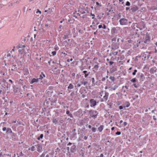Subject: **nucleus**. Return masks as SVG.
I'll return each instance as SVG.
<instances>
[{
	"instance_id": "1",
	"label": "nucleus",
	"mask_w": 157,
	"mask_h": 157,
	"mask_svg": "<svg viewBox=\"0 0 157 157\" xmlns=\"http://www.w3.org/2000/svg\"><path fill=\"white\" fill-rule=\"evenodd\" d=\"M18 47L19 49L18 50L19 53L24 56H26L28 54L30 53V49L29 47L25 45L19 44Z\"/></svg>"
},
{
	"instance_id": "2",
	"label": "nucleus",
	"mask_w": 157,
	"mask_h": 157,
	"mask_svg": "<svg viewBox=\"0 0 157 157\" xmlns=\"http://www.w3.org/2000/svg\"><path fill=\"white\" fill-rule=\"evenodd\" d=\"M89 115L90 116V118L92 117L95 119L97 117L98 113L97 111L94 110H91L89 111Z\"/></svg>"
},
{
	"instance_id": "3",
	"label": "nucleus",
	"mask_w": 157,
	"mask_h": 157,
	"mask_svg": "<svg viewBox=\"0 0 157 157\" xmlns=\"http://www.w3.org/2000/svg\"><path fill=\"white\" fill-rule=\"evenodd\" d=\"M100 96L99 97L101 98L103 97V98H108L109 97V93L105 91H101L100 93Z\"/></svg>"
},
{
	"instance_id": "4",
	"label": "nucleus",
	"mask_w": 157,
	"mask_h": 157,
	"mask_svg": "<svg viewBox=\"0 0 157 157\" xmlns=\"http://www.w3.org/2000/svg\"><path fill=\"white\" fill-rule=\"evenodd\" d=\"M120 24L121 25H125L127 22V20L125 18H121L120 20Z\"/></svg>"
},
{
	"instance_id": "5",
	"label": "nucleus",
	"mask_w": 157,
	"mask_h": 157,
	"mask_svg": "<svg viewBox=\"0 0 157 157\" xmlns=\"http://www.w3.org/2000/svg\"><path fill=\"white\" fill-rule=\"evenodd\" d=\"M102 5L101 3H99V2H96V6L94 7L95 10H98L100 9V8L101 6Z\"/></svg>"
},
{
	"instance_id": "6",
	"label": "nucleus",
	"mask_w": 157,
	"mask_h": 157,
	"mask_svg": "<svg viewBox=\"0 0 157 157\" xmlns=\"http://www.w3.org/2000/svg\"><path fill=\"white\" fill-rule=\"evenodd\" d=\"M90 106L91 107L94 106L96 104V102L93 99H91L90 100Z\"/></svg>"
},
{
	"instance_id": "7",
	"label": "nucleus",
	"mask_w": 157,
	"mask_h": 157,
	"mask_svg": "<svg viewBox=\"0 0 157 157\" xmlns=\"http://www.w3.org/2000/svg\"><path fill=\"white\" fill-rule=\"evenodd\" d=\"M38 81V78H33L32 79L30 83V84H33L34 82H37Z\"/></svg>"
},
{
	"instance_id": "8",
	"label": "nucleus",
	"mask_w": 157,
	"mask_h": 157,
	"mask_svg": "<svg viewBox=\"0 0 157 157\" xmlns=\"http://www.w3.org/2000/svg\"><path fill=\"white\" fill-rule=\"evenodd\" d=\"M138 7L137 6H135L131 8L130 10L132 12H134L138 10Z\"/></svg>"
},
{
	"instance_id": "9",
	"label": "nucleus",
	"mask_w": 157,
	"mask_h": 157,
	"mask_svg": "<svg viewBox=\"0 0 157 157\" xmlns=\"http://www.w3.org/2000/svg\"><path fill=\"white\" fill-rule=\"evenodd\" d=\"M104 128V126L103 125H100L99 127L98 128V130L100 132H101Z\"/></svg>"
},
{
	"instance_id": "10",
	"label": "nucleus",
	"mask_w": 157,
	"mask_h": 157,
	"mask_svg": "<svg viewBox=\"0 0 157 157\" xmlns=\"http://www.w3.org/2000/svg\"><path fill=\"white\" fill-rule=\"evenodd\" d=\"M82 72L84 74V77L85 78H86L90 73V72H88L86 71H84Z\"/></svg>"
},
{
	"instance_id": "11",
	"label": "nucleus",
	"mask_w": 157,
	"mask_h": 157,
	"mask_svg": "<svg viewBox=\"0 0 157 157\" xmlns=\"http://www.w3.org/2000/svg\"><path fill=\"white\" fill-rule=\"evenodd\" d=\"M150 40V38L148 36H146L145 37V39L144 41V43H147L149 42Z\"/></svg>"
},
{
	"instance_id": "12",
	"label": "nucleus",
	"mask_w": 157,
	"mask_h": 157,
	"mask_svg": "<svg viewBox=\"0 0 157 157\" xmlns=\"http://www.w3.org/2000/svg\"><path fill=\"white\" fill-rule=\"evenodd\" d=\"M45 75L43 72H41V74L40 75V78L39 79L42 80L44 77H45Z\"/></svg>"
},
{
	"instance_id": "13",
	"label": "nucleus",
	"mask_w": 157,
	"mask_h": 157,
	"mask_svg": "<svg viewBox=\"0 0 157 157\" xmlns=\"http://www.w3.org/2000/svg\"><path fill=\"white\" fill-rule=\"evenodd\" d=\"M130 105V103L128 102H125L124 104V108L126 107H128Z\"/></svg>"
},
{
	"instance_id": "14",
	"label": "nucleus",
	"mask_w": 157,
	"mask_h": 157,
	"mask_svg": "<svg viewBox=\"0 0 157 157\" xmlns=\"http://www.w3.org/2000/svg\"><path fill=\"white\" fill-rule=\"evenodd\" d=\"M98 68H99V66L98 65L96 64V65H95L94 66L93 68V71H97L98 70Z\"/></svg>"
},
{
	"instance_id": "15",
	"label": "nucleus",
	"mask_w": 157,
	"mask_h": 157,
	"mask_svg": "<svg viewBox=\"0 0 157 157\" xmlns=\"http://www.w3.org/2000/svg\"><path fill=\"white\" fill-rule=\"evenodd\" d=\"M58 120L56 118H54L52 120V122L53 123L55 124H57V123L58 122Z\"/></svg>"
},
{
	"instance_id": "16",
	"label": "nucleus",
	"mask_w": 157,
	"mask_h": 157,
	"mask_svg": "<svg viewBox=\"0 0 157 157\" xmlns=\"http://www.w3.org/2000/svg\"><path fill=\"white\" fill-rule=\"evenodd\" d=\"M74 88L73 85L71 84L70 83L69 84V86H68L67 88L68 89H72Z\"/></svg>"
},
{
	"instance_id": "17",
	"label": "nucleus",
	"mask_w": 157,
	"mask_h": 157,
	"mask_svg": "<svg viewBox=\"0 0 157 157\" xmlns=\"http://www.w3.org/2000/svg\"><path fill=\"white\" fill-rule=\"evenodd\" d=\"M24 71H25V73L24 74V75H28V74H29V71L27 69H26Z\"/></svg>"
},
{
	"instance_id": "18",
	"label": "nucleus",
	"mask_w": 157,
	"mask_h": 157,
	"mask_svg": "<svg viewBox=\"0 0 157 157\" xmlns=\"http://www.w3.org/2000/svg\"><path fill=\"white\" fill-rule=\"evenodd\" d=\"M12 132V131L11 128H8L7 129L6 133H11Z\"/></svg>"
},
{
	"instance_id": "19",
	"label": "nucleus",
	"mask_w": 157,
	"mask_h": 157,
	"mask_svg": "<svg viewBox=\"0 0 157 157\" xmlns=\"http://www.w3.org/2000/svg\"><path fill=\"white\" fill-rule=\"evenodd\" d=\"M71 64H73V66H75L77 64V62L76 61H74L71 63Z\"/></svg>"
},
{
	"instance_id": "20",
	"label": "nucleus",
	"mask_w": 157,
	"mask_h": 157,
	"mask_svg": "<svg viewBox=\"0 0 157 157\" xmlns=\"http://www.w3.org/2000/svg\"><path fill=\"white\" fill-rule=\"evenodd\" d=\"M116 29L115 28H113L112 29L111 31L113 33H115L116 32Z\"/></svg>"
},
{
	"instance_id": "21",
	"label": "nucleus",
	"mask_w": 157,
	"mask_h": 157,
	"mask_svg": "<svg viewBox=\"0 0 157 157\" xmlns=\"http://www.w3.org/2000/svg\"><path fill=\"white\" fill-rule=\"evenodd\" d=\"M43 134H41L40 135V136L37 138V140H40V139H42V138H43Z\"/></svg>"
},
{
	"instance_id": "22",
	"label": "nucleus",
	"mask_w": 157,
	"mask_h": 157,
	"mask_svg": "<svg viewBox=\"0 0 157 157\" xmlns=\"http://www.w3.org/2000/svg\"><path fill=\"white\" fill-rule=\"evenodd\" d=\"M58 95L60 96H62V95H64V92L62 93L59 92L58 93Z\"/></svg>"
},
{
	"instance_id": "23",
	"label": "nucleus",
	"mask_w": 157,
	"mask_h": 157,
	"mask_svg": "<svg viewBox=\"0 0 157 157\" xmlns=\"http://www.w3.org/2000/svg\"><path fill=\"white\" fill-rule=\"evenodd\" d=\"M96 130H97L96 128H94V127H93L92 128V131L94 132H96Z\"/></svg>"
},
{
	"instance_id": "24",
	"label": "nucleus",
	"mask_w": 157,
	"mask_h": 157,
	"mask_svg": "<svg viewBox=\"0 0 157 157\" xmlns=\"http://www.w3.org/2000/svg\"><path fill=\"white\" fill-rule=\"evenodd\" d=\"M87 82L86 81L81 82V84L82 85L83 84L84 86H85V85H86L87 84Z\"/></svg>"
},
{
	"instance_id": "25",
	"label": "nucleus",
	"mask_w": 157,
	"mask_h": 157,
	"mask_svg": "<svg viewBox=\"0 0 157 157\" xmlns=\"http://www.w3.org/2000/svg\"><path fill=\"white\" fill-rule=\"evenodd\" d=\"M131 81L132 82H136V78H133Z\"/></svg>"
},
{
	"instance_id": "26",
	"label": "nucleus",
	"mask_w": 157,
	"mask_h": 157,
	"mask_svg": "<svg viewBox=\"0 0 157 157\" xmlns=\"http://www.w3.org/2000/svg\"><path fill=\"white\" fill-rule=\"evenodd\" d=\"M90 16H92V19H93L94 18V17H95V15L94 14H92V13H91L90 14Z\"/></svg>"
},
{
	"instance_id": "27",
	"label": "nucleus",
	"mask_w": 157,
	"mask_h": 157,
	"mask_svg": "<svg viewBox=\"0 0 157 157\" xmlns=\"http://www.w3.org/2000/svg\"><path fill=\"white\" fill-rule=\"evenodd\" d=\"M30 149L32 151H34L35 150V147L34 146H32Z\"/></svg>"
},
{
	"instance_id": "28",
	"label": "nucleus",
	"mask_w": 157,
	"mask_h": 157,
	"mask_svg": "<svg viewBox=\"0 0 157 157\" xmlns=\"http://www.w3.org/2000/svg\"><path fill=\"white\" fill-rule=\"evenodd\" d=\"M52 54L53 56H55L56 54V51H53L52 52Z\"/></svg>"
},
{
	"instance_id": "29",
	"label": "nucleus",
	"mask_w": 157,
	"mask_h": 157,
	"mask_svg": "<svg viewBox=\"0 0 157 157\" xmlns=\"http://www.w3.org/2000/svg\"><path fill=\"white\" fill-rule=\"evenodd\" d=\"M130 5V3L128 1H127L126 2V5L127 6H129Z\"/></svg>"
},
{
	"instance_id": "30",
	"label": "nucleus",
	"mask_w": 157,
	"mask_h": 157,
	"mask_svg": "<svg viewBox=\"0 0 157 157\" xmlns=\"http://www.w3.org/2000/svg\"><path fill=\"white\" fill-rule=\"evenodd\" d=\"M127 123L126 122H124L123 124V126H125L127 125Z\"/></svg>"
},
{
	"instance_id": "31",
	"label": "nucleus",
	"mask_w": 157,
	"mask_h": 157,
	"mask_svg": "<svg viewBox=\"0 0 157 157\" xmlns=\"http://www.w3.org/2000/svg\"><path fill=\"white\" fill-rule=\"evenodd\" d=\"M92 79V83H94L95 82V79L94 78H91Z\"/></svg>"
},
{
	"instance_id": "32",
	"label": "nucleus",
	"mask_w": 157,
	"mask_h": 157,
	"mask_svg": "<svg viewBox=\"0 0 157 157\" xmlns=\"http://www.w3.org/2000/svg\"><path fill=\"white\" fill-rule=\"evenodd\" d=\"M72 60H73V59L71 58V59H67V62H69L70 61H72Z\"/></svg>"
},
{
	"instance_id": "33",
	"label": "nucleus",
	"mask_w": 157,
	"mask_h": 157,
	"mask_svg": "<svg viewBox=\"0 0 157 157\" xmlns=\"http://www.w3.org/2000/svg\"><path fill=\"white\" fill-rule=\"evenodd\" d=\"M55 49L56 50H58L59 49V48L57 46H56L55 47Z\"/></svg>"
},
{
	"instance_id": "34",
	"label": "nucleus",
	"mask_w": 157,
	"mask_h": 157,
	"mask_svg": "<svg viewBox=\"0 0 157 157\" xmlns=\"http://www.w3.org/2000/svg\"><path fill=\"white\" fill-rule=\"evenodd\" d=\"M121 134V132H117L116 133V134L117 135H120Z\"/></svg>"
},
{
	"instance_id": "35",
	"label": "nucleus",
	"mask_w": 157,
	"mask_h": 157,
	"mask_svg": "<svg viewBox=\"0 0 157 157\" xmlns=\"http://www.w3.org/2000/svg\"><path fill=\"white\" fill-rule=\"evenodd\" d=\"M102 28L104 29H106V26L105 24H103V26H102Z\"/></svg>"
},
{
	"instance_id": "36",
	"label": "nucleus",
	"mask_w": 157,
	"mask_h": 157,
	"mask_svg": "<svg viewBox=\"0 0 157 157\" xmlns=\"http://www.w3.org/2000/svg\"><path fill=\"white\" fill-rule=\"evenodd\" d=\"M109 63L110 65H112L114 63V62L113 61H110L109 62Z\"/></svg>"
},
{
	"instance_id": "37",
	"label": "nucleus",
	"mask_w": 157,
	"mask_h": 157,
	"mask_svg": "<svg viewBox=\"0 0 157 157\" xmlns=\"http://www.w3.org/2000/svg\"><path fill=\"white\" fill-rule=\"evenodd\" d=\"M124 108V106H120L119 107V108L120 109H122Z\"/></svg>"
},
{
	"instance_id": "38",
	"label": "nucleus",
	"mask_w": 157,
	"mask_h": 157,
	"mask_svg": "<svg viewBox=\"0 0 157 157\" xmlns=\"http://www.w3.org/2000/svg\"><path fill=\"white\" fill-rule=\"evenodd\" d=\"M118 52H114V53H113V54L115 55H117L118 54Z\"/></svg>"
},
{
	"instance_id": "39",
	"label": "nucleus",
	"mask_w": 157,
	"mask_h": 157,
	"mask_svg": "<svg viewBox=\"0 0 157 157\" xmlns=\"http://www.w3.org/2000/svg\"><path fill=\"white\" fill-rule=\"evenodd\" d=\"M38 12L40 14L41 13V11L39 10V9H37V11L36 12V13H37Z\"/></svg>"
},
{
	"instance_id": "40",
	"label": "nucleus",
	"mask_w": 157,
	"mask_h": 157,
	"mask_svg": "<svg viewBox=\"0 0 157 157\" xmlns=\"http://www.w3.org/2000/svg\"><path fill=\"white\" fill-rule=\"evenodd\" d=\"M98 27L99 29L102 28V26L101 25H98Z\"/></svg>"
},
{
	"instance_id": "41",
	"label": "nucleus",
	"mask_w": 157,
	"mask_h": 157,
	"mask_svg": "<svg viewBox=\"0 0 157 157\" xmlns=\"http://www.w3.org/2000/svg\"><path fill=\"white\" fill-rule=\"evenodd\" d=\"M61 53H62V54H63L64 55V56H67V53H65V52H61Z\"/></svg>"
},
{
	"instance_id": "42",
	"label": "nucleus",
	"mask_w": 157,
	"mask_h": 157,
	"mask_svg": "<svg viewBox=\"0 0 157 157\" xmlns=\"http://www.w3.org/2000/svg\"><path fill=\"white\" fill-rule=\"evenodd\" d=\"M6 127H3V128H2V130L3 131H5L6 130Z\"/></svg>"
},
{
	"instance_id": "43",
	"label": "nucleus",
	"mask_w": 157,
	"mask_h": 157,
	"mask_svg": "<svg viewBox=\"0 0 157 157\" xmlns=\"http://www.w3.org/2000/svg\"><path fill=\"white\" fill-rule=\"evenodd\" d=\"M153 119L154 120H157V119H156V118L155 117V116H153Z\"/></svg>"
},
{
	"instance_id": "44",
	"label": "nucleus",
	"mask_w": 157,
	"mask_h": 157,
	"mask_svg": "<svg viewBox=\"0 0 157 157\" xmlns=\"http://www.w3.org/2000/svg\"><path fill=\"white\" fill-rule=\"evenodd\" d=\"M84 138L85 140H86L88 138V137L86 136H85Z\"/></svg>"
},
{
	"instance_id": "45",
	"label": "nucleus",
	"mask_w": 157,
	"mask_h": 157,
	"mask_svg": "<svg viewBox=\"0 0 157 157\" xmlns=\"http://www.w3.org/2000/svg\"><path fill=\"white\" fill-rule=\"evenodd\" d=\"M75 73H73L71 75L73 76H75Z\"/></svg>"
},
{
	"instance_id": "46",
	"label": "nucleus",
	"mask_w": 157,
	"mask_h": 157,
	"mask_svg": "<svg viewBox=\"0 0 157 157\" xmlns=\"http://www.w3.org/2000/svg\"><path fill=\"white\" fill-rule=\"evenodd\" d=\"M105 80V78H103L101 79V80L103 81H104Z\"/></svg>"
},
{
	"instance_id": "47",
	"label": "nucleus",
	"mask_w": 157,
	"mask_h": 157,
	"mask_svg": "<svg viewBox=\"0 0 157 157\" xmlns=\"http://www.w3.org/2000/svg\"><path fill=\"white\" fill-rule=\"evenodd\" d=\"M15 48V47L14 46L13 47V48L12 49V51H13V52H14V51H15V50H14Z\"/></svg>"
},
{
	"instance_id": "48",
	"label": "nucleus",
	"mask_w": 157,
	"mask_h": 157,
	"mask_svg": "<svg viewBox=\"0 0 157 157\" xmlns=\"http://www.w3.org/2000/svg\"><path fill=\"white\" fill-rule=\"evenodd\" d=\"M81 85L80 84H77V86L78 87H79L80 86H81Z\"/></svg>"
},
{
	"instance_id": "49",
	"label": "nucleus",
	"mask_w": 157,
	"mask_h": 157,
	"mask_svg": "<svg viewBox=\"0 0 157 157\" xmlns=\"http://www.w3.org/2000/svg\"><path fill=\"white\" fill-rule=\"evenodd\" d=\"M103 156H103V154H101V155H100V157H103Z\"/></svg>"
},
{
	"instance_id": "50",
	"label": "nucleus",
	"mask_w": 157,
	"mask_h": 157,
	"mask_svg": "<svg viewBox=\"0 0 157 157\" xmlns=\"http://www.w3.org/2000/svg\"><path fill=\"white\" fill-rule=\"evenodd\" d=\"M69 113H70V112H69V111H66V113H67V114H69Z\"/></svg>"
},
{
	"instance_id": "51",
	"label": "nucleus",
	"mask_w": 157,
	"mask_h": 157,
	"mask_svg": "<svg viewBox=\"0 0 157 157\" xmlns=\"http://www.w3.org/2000/svg\"><path fill=\"white\" fill-rule=\"evenodd\" d=\"M22 81H23V80H22V79H20L19 80V83L21 82H21H22Z\"/></svg>"
},
{
	"instance_id": "52",
	"label": "nucleus",
	"mask_w": 157,
	"mask_h": 157,
	"mask_svg": "<svg viewBox=\"0 0 157 157\" xmlns=\"http://www.w3.org/2000/svg\"><path fill=\"white\" fill-rule=\"evenodd\" d=\"M9 82H11V83H13V82L11 80V79H9Z\"/></svg>"
},
{
	"instance_id": "53",
	"label": "nucleus",
	"mask_w": 157,
	"mask_h": 157,
	"mask_svg": "<svg viewBox=\"0 0 157 157\" xmlns=\"http://www.w3.org/2000/svg\"><path fill=\"white\" fill-rule=\"evenodd\" d=\"M64 20V18H63V20H62V21H60V23H62L63 22V21Z\"/></svg>"
},
{
	"instance_id": "54",
	"label": "nucleus",
	"mask_w": 157,
	"mask_h": 157,
	"mask_svg": "<svg viewBox=\"0 0 157 157\" xmlns=\"http://www.w3.org/2000/svg\"><path fill=\"white\" fill-rule=\"evenodd\" d=\"M123 0H119V1L120 2H122V4H123L124 3V2H123Z\"/></svg>"
},
{
	"instance_id": "55",
	"label": "nucleus",
	"mask_w": 157,
	"mask_h": 157,
	"mask_svg": "<svg viewBox=\"0 0 157 157\" xmlns=\"http://www.w3.org/2000/svg\"><path fill=\"white\" fill-rule=\"evenodd\" d=\"M17 124L19 125L21 124V123L20 122H17Z\"/></svg>"
},
{
	"instance_id": "56",
	"label": "nucleus",
	"mask_w": 157,
	"mask_h": 157,
	"mask_svg": "<svg viewBox=\"0 0 157 157\" xmlns=\"http://www.w3.org/2000/svg\"><path fill=\"white\" fill-rule=\"evenodd\" d=\"M129 8H129V7H126V10H129Z\"/></svg>"
},
{
	"instance_id": "57",
	"label": "nucleus",
	"mask_w": 157,
	"mask_h": 157,
	"mask_svg": "<svg viewBox=\"0 0 157 157\" xmlns=\"http://www.w3.org/2000/svg\"><path fill=\"white\" fill-rule=\"evenodd\" d=\"M134 85L135 87L136 88H137V86H136V84H134Z\"/></svg>"
},
{
	"instance_id": "58",
	"label": "nucleus",
	"mask_w": 157,
	"mask_h": 157,
	"mask_svg": "<svg viewBox=\"0 0 157 157\" xmlns=\"http://www.w3.org/2000/svg\"><path fill=\"white\" fill-rule=\"evenodd\" d=\"M110 78L112 80H113V79H114L113 78V77H110Z\"/></svg>"
},
{
	"instance_id": "59",
	"label": "nucleus",
	"mask_w": 157,
	"mask_h": 157,
	"mask_svg": "<svg viewBox=\"0 0 157 157\" xmlns=\"http://www.w3.org/2000/svg\"><path fill=\"white\" fill-rule=\"evenodd\" d=\"M114 127H113L111 128V130H112V131L113 130H114Z\"/></svg>"
},
{
	"instance_id": "60",
	"label": "nucleus",
	"mask_w": 157,
	"mask_h": 157,
	"mask_svg": "<svg viewBox=\"0 0 157 157\" xmlns=\"http://www.w3.org/2000/svg\"><path fill=\"white\" fill-rule=\"evenodd\" d=\"M88 127L89 128H91V126L90 125H89Z\"/></svg>"
},
{
	"instance_id": "61",
	"label": "nucleus",
	"mask_w": 157,
	"mask_h": 157,
	"mask_svg": "<svg viewBox=\"0 0 157 157\" xmlns=\"http://www.w3.org/2000/svg\"><path fill=\"white\" fill-rule=\"evenodd\" d=\"M132 75H136V73H135V72H133L132 73Z\"/></svg>"
},
{
	"instance_id": "62",
	"label": "nucleus",
	"mask_w": 157,
	"mask_h": 157,
	"mask_svg": "<svg viewBox=\"0 0 157 157\" xmlns=\"http://www.w3.org/2000/svg\"><path fill=\"white\" fill-rule=\"evenodd\" d=\"M123 122V121L122 120H121L120 121V124L122 123Z\"/></svg>"
},
{
	"instance_id": "63",
	"label": "nucleus",
	"mask_w": 157,
	"mask_h": 157,
	"mask_svg": "<svg viewBox=\"0 0 157 157\" xmlns=\"http://www.w3.org/2000/svg\"><path fill=\"white\" fill-rule=\"evenodd\" d=\"M134 72L136 73L137 72V70H135Z\"/></svg>"
},
{
	"instance_id": "64",
	"label": "nucleus",
	"mask_w": 157,
	"mask_h": 157,
	"mask_svg": "<svg viewBox=\"0 0 157 157\" xmlns=\"http://www.w3.org/2000/svg\"><path fill=\"white\" fill-rule=\"evenodd\" d=\"M155 53H157V49H155Z\"/></svg>"
}]
</instances>
